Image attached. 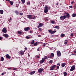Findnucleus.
Listing matches in <instances>:
<instances>
[{
    "label": "nucleus",
    "mask_w": 76,
    "mask_h": 76,
    "mask_svg": "<svg viewBox=\"0 0 76 76\" xmlns=\"http://www.w3.org/2000/svg\"><path fill=\"white\" fill-rule=\"evenodd\" d=\"M57 56L58 57H60L61 56V52H60V51H58L57 52Z\"/></svg>",
    "instance_id": "nucleus-5"
},
{
    "label": "nucleus",
    "mask_w": 76,
    "mask_h": 76,
    "mask_svg": "<svg viewBox=\"0 0 76 76\" xmlns=\"http://www.w3.org/2000/svg\"><path fill=\"white\" fill-rule=\"evenodd\" d=\"M43 58H44L45 60H46V59L47 58V56H45Z\"/></svg>",
    "instance_id": "nucleus-41"
},
{
    "label": "nucleus",
    "mask_w": 76,
    "mask_h": 76,
    "mask_svg": "<svg viewBox=\"0 0 76 76\" xmlns=\"http://www.w3.org/2000/svg\"><path fill=\"white\" fill-rule=\"evenodd\" d=\"M74 53H76V51L75 50L74 51Z\"/></svg>",
    "instance_id": "nucleus-57"
},
{
    "label": "nucleus",
    "mask_w": 76,
    "mask_h": 76,
    "mask_svg": "<svg viewBox=\"0 0 76 76\" xmlns=\"http://www.w3.org/2000/svg\"><path fill=\"white\" fill-rule=\"evenodd\" d=\"M21 1L23 4H24V3H25V0H21Z\"/></svg>",
    "instance_id": "nucleus-27"
},
{
    "label": "nucleus",
    "mask_w": 76,
    "mask_h": 76,
    "mask_svg": "<svg viewBox=\"0 0 76 76\" xmlns=\"http://www.w3.org/2000/svg\"><path fill=\"white\" fill-rule=\"evenodd\" d=\"M42 26H43V23H39L38 26V28H41V27H42Z\"/></svg>",
    "instance_id": "nucleus-10"
},
{
    "label": "nucleus",
    "mask_w": 76,
    "mask_h": 76,
    "mask_svg": "<svg viewBox=\"0 0 76 76\" xmlns=\"http://www.w3.org/2000/svg\"><path fill=\"white\" fill-rule=\"evenodd\" d=\"M53 28H54V27L53 26Z\"/></svg>",
    "instance_id": "nucleus-62"
},
{
    "label": "nucleus",
    "mask_w": 76,
    "mask_h": 76,
    "mask_svg": "<svg viewBox=\"0 0 76 76\" xmlns=\"http://www.w3.org/2000/svg\"><path fill=\"white\" fill-rule=\"evenodd\" d=\"M47 9H48V10L50 9V7H48Z\"/></svg>",
    "instance_id": "nucleus-48"
},
{
    "label": "nucleus",
    "mask_w": 76,
    "mask_h": 76,
    "mask_svg": "<svg viewBox=\"0 0 76 76\" xmlns=\"http://www.w3.org/2000/svg\"><path fill=\"white\" fill-rule=\"evenodd\" d=\"M66 14V18H67V17L68 18H69L70 17V14L69 13H66V12H65V14Z\"/></svg>",
    "instance_id": "nucleus-11"
},
{
    "label": "nucleus",
    "mask_w": 76,
    "mask_h": 76,
    "mask_svg": "<svg viewBox=\"0 0 76 76\" xmlns=\"http://www.w3.org/2000/svg\"><path fill=\"white\" fill-rule=\"evenodd\" d=\"M30 33H32V32L31 31H30Z\"/></svg>",
    "instance_id": "nucleus-60"
},
{
    "label": "nucleus",
    "mask_w": 76,
    "mask_h": 76,
    "mask_svg": "<svg viewBox=\"0 0 76 76\" xmlns=\"http://www.w3.org/2000/svg\"><path fill=\"white\" fill-rule=\"evenodd\" d=\"M54 69L53 67L52 66L51 67H50V70H53Z\"/></svg>",
    "instance_id": "nucleus-28"
},
{
    "label": "nucleus",
    "mask_w": 76,
    "mask_h": 76,
    "mask_svg": "<svg viewBox=\"0 0 76 76\" xmlns=\"http://www.w3.org/2000/svg\"><path fill=\"white\" fill-rule=\"evenodd\" d=\"M54 28H56V29H60V27H59V26H56Z\"/></svg>",
    "instance_id": "nucleus-21"
},
{
    "label": "nucleus",
    "mask_w": 76,
    "mask_h": 76,
    "mask_svg": "<svg viewBox=\"0 0 76 76\" xmlns=\"http://www.w3.org/2000/svg\"><path fill=\"white\" fill-rule=\"evenodd\" d=\"M45 21H48V18H46L45 19Z\"/></svg>",
    "instance_id": "nucleus-39"
},
{
    "label": "nucleus",
    "mask_w": 76,
    "mask_h": 76,
    "mask_svg": "<svg viewBox=\"0 0 76 76\" xmlns=\"http://www.w3.org/2000/svg\"><path fill=\"white\" fill-rule=\"evenodd\" d=\"M49 63L50 64H52V63H53V60H51L49 61Z\"/></svg>",
    "instance_id": "nucleus-34"
},
{
    "label": "nucleus",
    "mask_w": 76,
    "mask_h": 76,
    "mask_svg": "<svg viewBox=\"0 0 76 76\" xmlns=\"http://www.w3.org/2000/svg\"><path fill=\"white\" fill-rule=\"evenodd\" d=\"M50 23H52V24H54L55 23V21L54 20H51L50 21Z\"/></svg>",
    "instance_id": "nucleus-19"
},
{
    "label": "nucleus",
    "mask_w": 76,
    "mask_h": 76,
    "mask_svg": "<svg viewBox=\"0 0 76 76\" xmlns=\"http://www.w3.org/2000/svg\"><path fill=\"white\" fill-rule=\"evenodd\" d=\"M25 50H27V48H25Z\"/></svg>",
    "instance_id": "nucleus-54"
},
{
    "label": "nucleus",
    "mask_w": 76,
    "mask_h": 76,
    "mask_svg": "<svg viewBox=\"0 0 76 76\" xmlns=\"http://www.w3.org/2000/svg\"><path fill=\"white\" fill-rule=\"evenodd\" d=\"M8 70H11V68H8Z\"/></svg>",
    "instance_id": "nucleus-50"
},
{
    "label": "nucleus",
    "mask_w": 76,
    "mask_h": 76,
    "mask_svg": "<svg viewBox=\"0 0 76 76\" xmlns=\"http://www.w3.org/2000/svg\"><path fill=\"white\" fill-rule=\"evenodd\" d=\"M65 41H66V42H67L68 41L67 40H65Z\"/></svg>",
    "instance_id": "nucleus-59"
},
{
    "label": "nucleus",
    "mask_w": 76,
    "mask_h": 76,
    "mask_svg": "<svg viewBox=\"0 0 76 76\" xmlns=\"http://www.w3.org/2000/svg\"><path fill=\"white\" fill-rule=\"evenodd\" d=\"M6 1H10V0H6Z\"/></svg>",
    "instance_id": "nucleus-58"
},
{
    "label": "nucleus",
    "mask_w": 76,
    "mask_h": 76,
    "mask_svg": "<svg viewBox=\"0 0 76 76\" xmlns=\"http://www.w3.org/2000/svg\"><path fill=\"white\" fill-rule=\"evenodd\" d=\"M57 65H58V66H60V64L59 63H58V64H57Z\"/></svg>",
    "instance_id": "nucleus-47"
},
{
    "label": "nucleus",
    "mask_w": 76,
    "mask_h": 76,
    "mask_svg": "<svg viewBox=\"0 0 76 76\" xmlns=\"http://www.w3.org/2000/svg\"><path fill=\"white\" fill-rule=\"evenodd\" d=\"M60 19L61 20H62L66 19V15H64V16H62L60 17Z\"/></svg>",
    "instance_id": "nucleus-4"
},
{
    "label": "nucleus",
    "mask_w": 76,
    "mask_h": 76,
    "mask_svg": "<svg viewBox=\"0 0 76 76\" xmlns=\"http://www.w3.org/2000/svg\"><path fill=\"white\" fill-rule=\"evenodd\" d=\"M25 31H28L29 30H30V28L29 27H27L24 29Z\"/></svg>",
    "instance_id": "nucleus-9"
},
{
    "label": "nucleus",
    "mask_w": 76,
    "mask_h": 76,
    "mask_svg": "<svg viewBox=\"0 0 76 76\" xmlns=\"http://www.w3.org/2000/svg\"><path fill=\"white\" fill-rule=\"evenodd\" d=\"M30 1H28L27 2V4H28V5H30Z\"/></svg>",
    "instance_id": "nucleus-35"
},
{
    "label": "nucleus",
    "mask_w": 76,
    "mask_h": 76,
    "mask_svg": "<svg viewBox=\"0 0 76 76\" xmlns=\"http://www.w3.org/2000/svg\"><path fill=\"white\" fill-rule=\"evenodd\" d=\"M69 7H70V8H72V6H70Z\"/></svg>",
    "instance_id": "nucleus-51"
},
{
    "label": "nucleus",
    "mask_w": 76,
    "mask_h": 76,
    "mask_svg": "<svg viewBox=\"0 0 76 76\" xmlns=\"http://www.w3.org/2000/svg\"><path fill=\"white\" fill-rule=\"evenodd\" d=\"M74 3V1H72L71 3V4H73Z\"/></svg>",
    "instance_id": "nucleus-55"
},
{
    "label": "nucleus",
    "mask_w": 76,
    "mask_h": 76,
    "mask_svg": "<svg viewBox=\"0 0 76 76\" xmlns=\"http://www.w3.org/2000/svg\"><path fill=\"white\" fill-rule=\"evenodd\" d=\"M15 12L17 15H18L19 14V11H15Z\"/></svg>",
    "instance_id": "nucleus-17"
},
{
    "label": "nucleus",
    "mask_w": 76,
    "mask_h": 76,
    "mask_svg": "<svg viewBox=\"0 0 76 76\" xmlns=\"http://www.w3.org/2000/svg\"><path fill=\"white\" fill-rule=\"evenodd\" d=\"M34 42H35V41L34 40H33L32 41L31 44H34Z\"/></svg>",
    "instance_id": "nucleus-26"
},
{
    "label": "nucleus",
    "mask_w": 76,
    "mask_h": 76,
    "mask_svg": "<svg viewBox=\"0 0 76 76\" xmlns=\"http://www.w3.org/2000/svg\"><path fill=\"white\" fill-rule=\"evenodd\" d=\"M6 57L7 58H10V56L9 55V54H7L6 55Z\"/></svg>",
    "instance_id": "nucleus-16"
},
{
    "label": "nucleus",
    "mask_w": 76,
    "mask_h": 76,
    "mask_svg": "<svg viewBox=\"0 0 76 76\" xmlns=\"http://www.w3.org/2000/svg\"><path fill=\"white\" fill-rule=\"evenodd\" d=\"M17 7L16 6V7Z\"/></svg>",
    "instance_id": "nucleus-64"
},
{
    "label": "nucleus",
    "mask_w": 76,
    "mask_h": 76,
    "mask_svg": "<svg viewBox=\"0 0 76 76\" xmlns=\"http://www.w3.org/2000/svg\"><path fill=\"white\" fill-rule=\"evenodd\" d=\"M26 38L27 39H29L30 38H31V37H28V36H27L26 37Z\"/></svg>",
    "instance_id": "nucleus-37"
},
{
    "label": "nucleus",
    "mask_w": 76,
    "mask_h": 76,
    "mask_svg": "<svg viewBox=\"0 0 76 76\" xmlns=\"http://www.w3.org/2000/svg\"><path fill=\"white\" fill-rule=\"evenodd\" d=\"M0 13L1 14H3V10H0Z\"/></svg>",
    "instance_id": "nucleus-23"
},
{
    "label": "nucleus",
    "mask_w": 76,
    "mask_h": 76,
    "mask_svg": "<svg viewBox=\"0 0 76 76\" xmlns=\"http://www.w3.org/2000/svg\"><path fill=\"white\" fill-rule=\"evenodd\" d=\"M39 31H41V30H42V29H41V28H39Z\"/></svg>",
    "instance_id": "nucleus-44"
},
{
    "label": "nucleus",
    "mask_w": 76,
    "mask_h": 76,
    "mask_svg": "<svg viewBox=\"0 0 76 76\" xmlns=\"http://www.w3.org/2000/svg\"><path fill=\"white\" fill-rule=\"evenodd\" d=\"M44 61H45V59H44V58H42V60L40 61V63H44Z\"/></svg>",
    "instance_id": "nucleus-12"
},
{
    "label": "nucleus",
    "mask_w": 76,
    "mask_h": 76,
    "mask_svg": "<svg viewBox=\"0 0 76 76\" xmlns=\"http://www.w3.org/2000/svg\"><path fill=\"white\" fill-rule=\"evenodd\" d=\"M27 17L30 19H35L36 18L35 16H33V15H27Z\"/></svg>",
    "instance_id": "nucleus-1"
},
{
    "label": "nucleus",
    "mask_w": 76,
    "mask_h": 76,
    "mask_svg": "<svg viewBox=\"0 0 76 76\" xmlns=\"http://www.w3.org/2000/svg\"><path fill=\"white\" fill-rule=\"evenodd\" d=\"M35 73V71H33V72H30V75H33V74H34Z\"/></svg>",
    "instance_id": "nucleus-20"
},
{
    "label": "nucleus",
    "mask_w": 76,
    "mask_h": 76,
    "mask_svg": "<svg viewBox=\"0 0 76 76\" xmlns=\"http://www.w3.org/2000/svg\"><path fill=\"white\" fill-rule=\"evenodd\" d=\"M23 13L21 12L20 13V16H22V15H23Z\"/></svg>",
    "instance_id": "nucleus-40"
},
{
    "label": "nucleus",
    "mask_w": 76,
    "mask_h": 76,
    "mask_svg": "<svg viewBox=\"0 0 76 76\" xmlns=\"http://www.w3.org/2000/svg\"><path fill=\"white\" fill-rule=\"evenodd\" d=\"M75 69V66H72L71 67L70 71H73Z\"/></svg>",
    "instance_id": "nucleus-7"
},
{
    "label": "nucleus",
    "mask_w": 76,
    "mask_h": 76,
    "mask_svg": "<svg viewBox=\"0 0 76 76\" xmlns=\"http://www.w3.org/2000/svg\"><path fill=\"white\" fill-rule=\"evenodd\" d=\"M56 70H58V69H59V66H56Z\"/></svg>",
    "instance_id": "nucleus-38"
},
{
    "label": "nucleus",
    "mask_w": 76,
    "mask_h": 76,
    "mask_svg": "<svg viewBox=\"0 0 76 76\" xmlns=\"http://www.w3.org/2000/svg\"><path fill=\"white\" fill-rule=\"evenodd\" d=\"M25 51L24 50V52H25Z\"/></svg>",
    "instance_id": "nucleus-63"
},
{
    "label": "nucleus",
    "mask_w": 76,
    "mask_h": 76,
    "mask_svg": "<svg viewBox=\"0 0 76 76\" xmlns=\"http://www.w3.org/2000/svg\"><path fill=\"white\" fill-rule=\"evenodd\" d=\"M9 21L10 22H12V18L11 17L9 19Z\"/></svg>",
    "instance_id": "nucleus-36"
},
{
    "label": "nucleus",
    "mask_w": 76,
    "mask_h": 76,
    "mask_svg": "<svg viewBox=\"0 0 76 76\" xmlns=\"http://www.w3.org/2000/svg\"><path fill=\"white\" fill-rule=\"evenodd\" d=\"M18 34H19L20 35H21L22 34V32L20 31H18Z\"/></svg>",
    "instance_id": "nucleus-22"
},
{
    "label": "nucleus",
    "mask_w": 76,
    "mask_h": 76,
    "mask_svg": "<svg viewBox=\"0 0 76 76\" xmlns=\"http://www.w3.org/2000/svg\"><path fill=\"white\" fill-rule=\"evenodd\" d=\"M64 76H66L67 75V73L66 72H64Z\"/></svg>",
    "instance_id": "nucleus-31"
},
{
    "label": "nucleus",
    "mask_w": 76,
    "mask_h": 76,
    "mask_svg": "<svg viewBox=\"0 0 76 76\" xmlns=\"http://www.w3.org/2000/svg\"><path fill=\"white\" fill-rule=\"evenodd\" d=\"M10 3L11 5H13V1H10Z\"/></svg>",
    "instance_id": "nucleus-25"
},
{
    "label": "nucleus",
    "mask_w": 76,
    "mask_h": 76,
    "mask_svg": "<svg viewBox=\"0 0 76 76\" xmlns=\"http://www.w3.org/2000/svg\"><path fill=\"white\" fill-rule=\"evenodd\" d=\"M2 39V37H0V40Z\"/></svg>",
    "instance_id": "nucleus-53"
},
{
    "label": "nucleus",
    "mask_w": 76,
    "mask_h": 76,
    "mask_svg": "<svg viewBox=\"0 0 76 76\" xmlns=\"http://www.w3.org/2000/svg\"><path fill=\"white\" fill-rule=\"evenodd\" d=\"M65 36V34H61V35L60 37H64Z\"/></svg>",
    "instance_id": "nucleus-24"
},
{
    "label": "nucleus",
    "mask_w": 76,
    "mask_h": 76,
    "mask_svg": "<svg viewBox=\"0 0 76 76\" xmlns=\"http://www.w3.org/2000/svg\"><path fill=\"white\" fill-rule=\"evenodd\" d=\"M34 46H36V45H38V43L37 42H36L35 43H34Z\"/></svg>",
    "instance_id": "nucleus-29"
},
{
    "label": "nucleus",
    "mask_w": 76,
    "mask_h": 76,
    "mask_svg": "<svg viewBox=\"0 0 76 76\" xmlns=\"http://www.w3.org/2000/svg\"><path fill=\"white\" fill-rule=\"evenodd\" d=\"M48 7L47 6H46L45 7V9L44 10V12L45 13H47L48 12Z\"/></svg>",
    "instance_id": "nucleus-3"
},
{
    "label": "nucleus",
    "mask_w": 76,
    "mask_h": 76,
    "mask_svg": "<svg viewBox=\"0 0 76 76\" xmlns=\"http://www.w3.org/2000/svg\"><path fill=\"white\" fill-rule=\"evenodd\" d=\"M2 32L4 33H6L7 32V30L6 29L5 27H4L2 29Z\"/></svg>",
    "instance_id": "nucleus-8"
},
{
    "label": "nucleus",
    "mask_w": 76,
    "mask_h": 76,
    "mask_svg": "<svg viewBox=\"0 0 76 76\" xmlns=\"http://www.w3.org/2000/svg\"><path fill=\"white\" fill-rule=\"evenodd\" d=\"M76 14H73L72 15V17H75V16H76Z\"/></svg>",
    "instance_id": "nucleus-32"
},
{
    "label": "nucleus",
    "mask_w": 76,
    "mask_h": 76,
    "mask_svg": "<svg viewBox=\"0 0 76 76\" xmlns=\"http://www.w3.org/2000/svg\"><path fill=\"white\" fill-rule=\"evenodd\" d=\"M16 70V68H14L13 69V70Z\"/></svg>",
    "instance_id": "nucleus-45"
},
{
    "label": "nucleus",
    "mask_w": 76,
    "mask_h": 76,
    "mask_svg": "<svg viewBox=\"0 0 76 76\" xmlns=\"http://www.w3.org/2000/svg\"><path fill=\"white\" fill-rule=\"evenodd\" d=\"M71 36H73V34H72V33H71Z\"/></svg>",
    "instance_id": "nucleus-52"
},
{
    "label": "nucleus",
    "mask_w": 76,
    "mask_h": 76,
    "mask_svg": "<svg viewBox=\"0 0 76 76\" xmlns=\"http://www.w3.org/2000/svg\"><path fill=\"white\" fill-rule=\"evenodd\" d=\"M1 61H3V60H4V58H3V57H1Z\"/></svg>",
    "instance_id": "nucleus-33"
},
{
    "label": "nucleus",
    "mask_w": 76,
    "mask_h": 76,
    "mask_svg": "<svg viewBox=\"0 0 76 76\" xmlns=\"http://www.w3.org/2000/svg\"><path fill=\"white\" fill-rule=\"evenodd\" d=\"M66 63H64L62 64H61V66L62 67H64L65 66H66Z\"/></svg>",
    "instance_id": "nucleus-18"
},
{
    "label": "nucleus",
    "mask_w": 76,
    "mask_h": 76,
    "mask_svg": "<svg viewBox=\"0 0 76 76\" xmlns=\"http://www.w3.org/2000/svg\"><path fill=\"white\" fill-rule=\"evenodd\" d=\"M54 56V54L53 53H51V55H50V58H52V57H53Z\"/></svg>",
    "instance_id": "nucleus-13"
},
{
    "label": "nucleus",
    "mask_w": 76,
    "mask_h": 76,
    "mask_svg": "<svg viewBox=\"0 0 76 76\" xmlns=\"http://www.w3.org/2000/svg\"><path fill=\"white\" fill-rule=\"evenodd\" d=\"M50 50H52V48H50Z\"/></svg>",
    "instance_id": "nucleus-61"
},
{
    "label": "nucleus",
    "mask_w": 76,
    "mask_h": 76,
    "mask_svg": "<svg viewBox=\"0 0 76 76\" xmlns=\"http://www.w3.org/2000/svg\"><path fill=\"white\" fill-rule=\"evenodd\" d=\"M36 57H37V58H40L39 56H36Z\"/></svg>",
    "instance_id": "nucleus-43"
},
{
    "label": "nucleus",
    "mask_w": 76,
    "mask_h": 76,
    "mask_svg": "<svg viewBox=\"0 0 76 76\" xmlns=\"http://www.w3.org/2000/svg\"><path fill=\"white\" fill-rule=\"evenodd\" d=\"M40 50H41V49H39V48H38L37 49V51H40Z\"/></svg>",
    "instance_id": "nucleus-42"
},
{
    "label": "nucleus",
    "mask_w": 76,
    "mask_h": 76,
    "mask_svg": "<svg viewBox=\"0 0 76 76\" xmlns=\"http://www.w3.org/2000/svg\"><path fill=\"white\" fill-rule=\"evenodd\" d=\"M48 31L49 33L51 34H55V33L57 32V31L55 30L53 31L51 30H48Z\"/></svg>",
    "instance_id": "nucleus-2"
},
{
    "label": "nucleus",
    "mask_w": 76,
    "mask_h": 76,
    "mask_svg": "<svg viewBox=\"0 0 76 76\" xmlns=\"http://www.w3.org/2000/svg\"><path fill=\"white\" fill-rule=\"evenodd\" d=\"M44 70V69L42 68H40L38 70V72L39 73H41L42 71Z\"/></svg>",
    "instance_id": "nucleus-6"
},
{
    "label": "nucleus",
    "mask_w": 76,
    "mask_h": 76,
    "mask_svg": "<svg viewBox=\"0 0 76 76\" xmlns=\"http://www.w3.org/2000/svg\"><path fill=\"white\" fill-rule=\"evenodd\" d=\"M67 44V42H64V44H65L66 45V44Z\"/></svg>",
    "instance_id": "nucleus-49"
},
{
    "label": "nucleus",
    "mask_w": 76,
    "mask_h": 76,
    "mask_svg": "<svg viewBox=\"0 0 76 76\" xmlns=\"http://www.w3.org/2000/svg\"><path fill=\"white\" fill-rule=\"evenodd\" d=\"M20 54L21 55H23L24 54V51L21 50L20 51Z\"/></svg>",
    "instance_id": "nucleus-15"
},
{
    "label": "nucleus",
    "mask_w": 76,
    "mask_h": 76,
    "mask_svg": "<svg viewBox=\"0 0 76 76\" xmlns=\"http://www.w3.org/2000/svg\"><path fill=\"white\" fill-rule=\"evenodd\" d=\"M52 67L54 69L56 67V65H53L52 66Z\"/></svg>",
    "instance_id": "nucleus-30"
},
{
    "label": "nucleus",
    "mask_w": 76,
    "mask_h": 76,
    "mask_svg": "<svg viewBox=\"0 0 76 76\" xmlns=\"http://www.w3.org/2000/svg\"><path fill=\"white\" fill-rule=\"evenodd\" d=\"M4 72H3V73H1V75H4Z\"/></svg>",
    "instance_id": "nucleus-46"
},
{
    "label": "nucleus",
    "mask_w": 76,
    "mask_h": 76,
    "mask_svg": "<svg viewBox=\"0 0 76 76\" xmlns=\"http://www.w3.org/2000/svg\"><path fill=\"white\" fill-rule=\"evenodd\" d=\"M43 46L44 47H45V43L44 44Z\"/></svg>",
    "instance_id": "nucleus-56"
},
{
    "label": "nucleus",
    "mask_w": 76,
    "mask_h": 76,
    "mask_svg": "<svg viewBox=\"0 0 76 76\" xmlns=\"http://www.w3.org/2000/svg\"><path fill=\"white\" fill-rule=\"evenodd\" d=\"M3 36L5 37V38H8L9 37V35L7 34H3Z\"/></svg>",
    "instance_id": "nucleus-14"
}]
</instances>
